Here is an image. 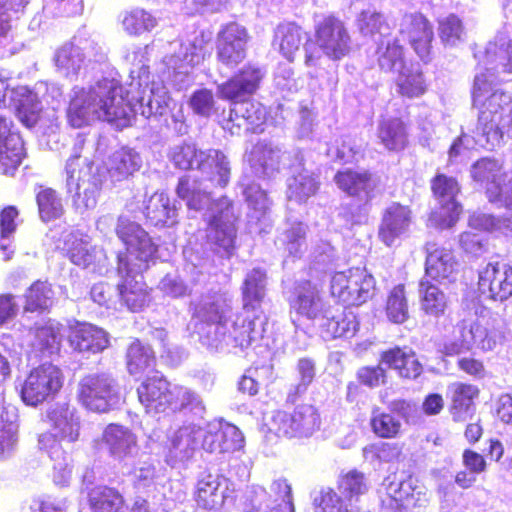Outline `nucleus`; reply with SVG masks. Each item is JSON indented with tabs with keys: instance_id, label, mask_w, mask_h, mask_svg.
I'll list each match as a JSON object with an SVG mask.
<instances>
[{
	"instance_id": "nucleus-27",
	"label": "nucleus",
	"mask_w": 512,
	"mask_h": 512,
	"mask_svg": "<svg viewBox=\"0 0 512 512\" xmlns=\"http://www.w3.org/2000/svg\"><path fill=\"white\" fill-rule=\"evenodd\" d=\"M380 362L406 379H416L423 371L415 351L408 347L394 346L382 351Z\"/></svg>"
},
{
	"instance_id": "nucleus-15",
	"label": "nucleus",
	"mask_w": 512,
	"mask_h": 512,
	"mask_svg": "<svg viewBox=\"0 0 512 512\" xmlns=\"http://www.w3.org/2000/svg\"><path fill=\"white\" fill-rule=\"evenodd\" d=\"M412 223L411 207L400 202H392L382 212L378 238L387 247H397L408 235Z\"/></svg>"
},
{
	"instance_id": "nucleus-58",
	"label": "nucleus",
	"mask_w": 512,
	"mask_h": 512,
	"mask_svg": "<svg viewBox=\"0 0 512 512\" xmlns=\"http://www.w3.org/2000/svg\"><path fill=\"white\" fill-rule=\"evenodd\" d=\"M249 159L253 166H258L264 170L277 162L275 159V149L264 142H257L251 148Z\"/></svg>"
},
{
	"instance_id": "nucleus-55",
	"label": "nucleus",
	"mask_w": 512,
	"mask_h": 512,
	"mask_svg": "<svg viewBox=\"0 0 512 512\" xmlns=\"http://www.w3.org/2000/svg\"><path fill=\"white\" fill-rule=\"evenodd\" d=\"M358 322H324L321 325V337L325 341L337 338H350L357 330Z\"/></svg>"
},
{
	"instance_id": "nucleus-22",
	"label": "nucleus",
	"mask_w": 512,
	"mask_h": 512,
	"mask_svg": "<svg viewBox=\"0 0 512 512\" xmlns=\"http://www.w3.org/2000/svg\"><path fill=\"white\" fill-rule=\"evenodd\" d=\"M25 158L22 138L11 131V123L6 118L0 117V174L14 176Z\"/></svg>"
},
{
	"instance_id": "nucleus-5",
	"label": "nucleus",
	"mask_w": 512,
	"mask_h": 512,
	"mask_svg": "<svg viewBox=\"0 0 512 512\" xmlns=\"http://www.w3.org/2000/svg\"><path fill=\"white\" fill-rule=\"evenodd\" d=\"M376 288L374 277L358 267L335 272L330 292L344 308L360 306L372 299Z\"/></svg>"
},
{
	"instance_id": "nucleus-19",
	"label": "nucleus",
	"mask_w": 512,
	"mask_h": 512,
	"mask_svg": "<svg viewBox=\"0 0 512 512\" xmlns=\"http://www.w3.org/2000/svg\"><path fill=\"white\" fill-rule=\"evenodd\" d=\"M334 182L347 196L361 200L365 205L370 204L375 197L376 181L369 170L346 168L334 175Z\"/></svg>"
},
{
	"instance_id": "nucleus-37",
	"label": "nucleus",
	"mask_w": 512,
	"mask_h": 512,
	"mask_svg": "<svg viewBox=\"0 0 512 512\" xmlns=\"http://www.w3.org/2000/svg\"><path fill=\"white\" fill-rule=\"evenodd\" d=\"M397 94L404 99H417L426 94L428 83L421 70L408 69L400 72L395 80Z\"/></svg>"
},
{
	"instance_id": "nucleus-6",
	"label": "nucleus",
	"mask_w": 512,
	"mask_h": 512,
	"mask_svg": "<svg viewBox=\"0 0 512 512\" xmlns=\"http://www.w3.org/2000/svg\"><path fill=\"white\" fill-rule=\"evenodd\" d=\"M137 398L148 414L165 413L168 410H180L186 405L185 397L175 392L171 383L158 370L147 375L138 385Z\"/></svg>"
},
{
	"instance_id": "nucleus-48",
	"label": "nucleus",
	"mask_w": 512,
	"mask_h": 512,
	"mask_svg": "<svg viewBox=\"0 0 512 512\" xmlns=\"http://www.w3.org/2000/svg\"><path fill=\"white\" fill-rule=\"evenodd\" d=\"M64 245L66 256L73 264L87 267L91 263L92 254L88 248V242L77 235L71 234L65 240Z\"/></svg>"
},
{
	"instance_id": "nucleus-23",
	"label": "nucleus",
	"mask_w": 512,
	"mask_h": 512,
	"mask_svg": "<svg viewBox=\"0 0 512 512\" xmlns=\"http://www.w3.org/2000/svg\"><path fill=\"white\" fill-rule=\"evenodd\" d=\"M480 396L477 385L467 382H453L448 386L447 398L449 400L448 412L456 423L464 422L471 417L475 410V401Z\"/></svg>"
},
{
	"instance_id": "nucleus-32",
	"label": "nucleus",
	"mask_w": 512,
	"mask_h": 512,
	"mask_svg": "<svg viewBox=\"0 0 512 512\" xmlns=\"http://www.w3.org/2000/svg\"><path fill=\"white\" fill-rule=\"evenodd\" d=\"M88 504L91 512H122L126 508L122 493L108 485L93 487L88 493Z\"/></svg>"
},
{
	"instance_id": "nucleus-7",
	"label": "nucleus",
	"mask_w": 512,
	"mask_h": 512,
	"mask_svg": "<svg viewBox=\"0 0 512 512\" xmlns=\"http://www.w3.org/2000/svg\"><path fill=\"white\" fill-rule=\"evenodd\" d=\"M64 379L59 366L50 362L42 363L27 374L20 391L21 399L31 406L52 400L61 391Z\"/></svg>"
},
{
	"instance_id": "nucleus-31",
	"label": "nucleus",
	"mask_w": 512,
	"mask_h": 512,
	"mask_svg": "<svg viewBox=\"0 0 512 512\" xmlns=\"http://www.w3.org/2000/svg\"><path fill=\"white\" fill-rule=\"evenodd\" d=\"M380 144L389 152H400L409 144L405 122L399 117L381 120L377 128Z\"/></svg>"
},
{
	"instance_id": "nucleus-28",
	"label": "nucleus",
	"mask_w": 512,
	"mask_h": 512,
	"mask_svg": "<svg viewBox=\"0 0 512 512\" xmlns=\"http://www.w3.org/2000/svg\"><path fill=\"white\" fill-rule=\"evenodd\" d=\"M102 441L109 454L119 461L132 455L137 447V436L127 427L110 423L102 433Z\"/></svg>"
},
{
	"instance_id": "nucleus-59",
	"label": "nucleus",
	"mask_w": 512,
	"mask_h": 512,
	"mask_svg": "<svg viewBox=\"0 0 512 512\" xmlns=\"http://www.w3.org/2000/svg\"><path fill=\"white\" fill-rule=\"evenodd\" d=\"M209 165L215 169V176L211 180H216L220 187L227 186L230 179V167L227 157L221 151H214L213 155H208Z\"/></svg>"
},
{
	"instance_id": "nucleus-52",
	"label": "nucleus",
	"mask_w": 512,
	"mask_h": 512,
	"mask_svg": "<svg viewBox=\"0 0 512 512\" xmlns=\"http://www.w3.org/2000/svg\"><path fill=\"white\" fill-rule=\"evenodd\" d=\"M462 30V22L454 14L448 15L438 22L439 37L444 44H455L460 39Z\"/></svg>"
},
{
	"instance_id": "nucleus-54",
	"label": "nucleus",
	"mask_w": 512,
	"mask_h": 512,
	"mask_svg": "<svg viewBox=\"0 0 512 512\" xmlns=\"http://www.w3.org/2000/svg\"><path fill=\"white\" fill-rule=\"evenodd\" d=\"M503 93L493 92L491 96L485 101L480 110L479 119L487 122L499 123L503 119Z\"/></svg>"
},
{
	"instance_id": "nucleus-10",
	"label": "nucleus",
	"mask_w": 512,
	"mask_h": 512,
	"mask_svg": "<svg viewBox=\"0 0 512 512\" xmlns=\"http://www.w3.org/2000/svg\"><path fill=\"white\" fill-rule=\"evenodd\" d=\"M118 398V384L105 373L83 376L78 383L77 399L88 410L107 412Z\"/></svg>"
},
{
	"instance_id": "nucleus-29",
	"label": "nucleus",
	"mask_w": 512,
	"mask_h": 512,
	"mask_svg": "<svg viewBox=\"0 0 512 512\" xmlns=\"http://www.w3.org/2000/svg\"><path fill=\"white\" fill-rule=\"evenodd\" d=\"M290 308L297 316L307 319L325 318V307L316 286L310 281L299 285L296 296L290 301Z\"/></svg>"
},
{
	"instance_id": "nucleus-62",
	"label": "nucleus",
	"mask_w": 512,
	"mask_h": 512,
	"mask_svg": "<svg viewBox=\"0 0 512 512\" xmlns=\"http://www.w3.org/2000/svg\"><path fill=\"white\" fill-rule=\"evenodd\" d=\"M19 211L16 206L8 205L0 211V238L5 239L13 235L17 229L16 219Z\"/></svg>"
},
{
	"instance_id": "nucleus-20",
	"label": "nucleus",
	"mask_w": 512,
	"mask_h": 512,
	"mask_svg": "<svg viewBox=\"0 0 512 512\" xmlns=\"http://www.w3.org/2000/svg\"><path fill=\"white\" fill-rule=\"evenodd\" d=\"M428 503L427 492L413 476L402 480L393 493L388 495V502L382 501V506L393 512H415V509L425 507Z\"/></svg>"
},
{
	"instance_id": "nucleus-25",
	"label": "nucleus",
	"mask_w": 512,
	"mask_h": 512,
	"mask_svg": "<svg viewBox=\"0 0 512 512\" xmlns=\"http://www.w3.org/2000/svg\"><path fill=\"white\" fill-rule=\"evenodd\" d=\"M69 342L79 352L98 353L108 347L107 333L90 322H75L70 328Z\"/></svg>"
},
{
	"instance_id": "nucleus-42",
	"label": "nucleus",
	"mask_w": 512,
	"mask_h": 512,
	"mask_svg": "<svg viewBox=\"0 0 512 512\" xmlns=\"http://www.w3.org/2000/svg\"><path fill=\"white\" fill-rule=\"evenodd\" d=\"M219 482L212 475H207L197 482L195 501L198 507L206 510L214 509L221 503Z\"/></svg>"
},
{
	"instance_id": "nucleus-11",
	"label": "nucleus",
	"mask_w": 512,
	"mask_h": 512,
	"mask_svg": "<svg viewBox=\"0 0 512 512\" xmlns=\"http://www.w3.org/2000/svg\"><path fill=\"white\" fill-rule=\"evenodd\" d=\"M273 45L277 46L279 53L288 62H293L304 46V63L306 66H314L320 59L318 54L312 47L311 38L301 25L294 21L282 22L277 25L274 30Z\"/></svg>"
},
{
	"instance_id": "nucleus-56",
	"label": "nucleus",
	"mask_w": 512,
	"mask_h": 512,
	"mask_svg": "<svg viewBox=\"0 0 512 512\" xmlns=\"http://www.w3.org/2000/svg\"><path fill=\"white\" fill-rule=\"evenodd\" d=\"M193 318L199 320H222V310L217 301L199 300L191 302L190 307Z\"/></svg>"
},
{
	"instance_id": "nucleus-60",
	"label": "nucleus",
	"mask_w": 512,
	"mask_h": 512,
	"mask_svg": "<svg viewBox=\"0 0 512 512\" xmlns=\"http://www.w3.org/2000/svg\"><path fill=\"white\" fill-rule=\"evenodd\" d=\"M189 105L195 113L208 116L214 107L212 91L207 88L194 91L190 97Z\"/></svg>"
},
{
	"instance_id": "nucleus-44",
	"label": "nucleus",
	"mask_w": 512,
	"mask_h": 512,
	"mask_svg": "<svg viewBox=\"0 0 512 512\" xmlns=\"http://www.w3.org/2000/svg\"><path fill=\"white\" fill-rule=\"evenodd\" d=\"M385 313L389 320H407L409 305L403 283L395 285L387 294Z\"/></svg>"
},
{
	"instance_id": "nucleus-61",
	"label": "nucleus",
	"mask_w": 512,
	"mask_h": 512,
	"mask_svg": "<svg viewBox=\"0 0 512 512\" xmlns=\"http://www.w3.org/2000/svg\"><path fill=\"white\" fill-rule=\"evenodd\" d=\"M293 417V412L285 411H279L274 416L273 423L276 425V432L279 436L291 438L301 435Z\"/></svg>"
},
{
	"instance_id": "nucleus-51",
	"label": "nucleus",
	"mask_w": 512,
	"mask_h": 512,
	"mask_svg": "<svg viewBox=\"0 0 512 512\" xmlns=\"http://www.w3.org/2000/svg\"><path fill=\"white\" fill-rule=\"evenodd\" d=\"M202 156L203 152L198 151L194 145L184 143L174 149L171 160L176 167L182 170L192 169L194 165L201 169Z\"/></svg>"
},
{
	"instance_id": "nucleus-30",
	"label": "nucleus",
	"mask_w": 512,
	"mask_h": 512,
	"mask_svg": "<svg viewBox=\"0 0 512 512\" xmlns=\"http://www.w3.org/2000/svg\"><path fill=\"white\" fill-rule=\"evenodd\" d=\"M37 214L41 222L47 224L60 220L65 215L64 200L55 188L36 184L34 188Z\"/></svg>"
},
{
	"instance_id": "nucleus-46",
	"label": "nucleus",
	"mask_w": 512,
	"mask_h": 512,
	"mask_svg": "<svg viewBox=\"0 0 512 512\" xmlns=\"http://www.w3.org/2000/svg\"><path fill=\"white\" fill-rule=\"evenodd\" d=\"M338 488L347 500L358 499L368 490L364 473L352 469L340 476Z\"/></svg>"
},
{
	"instance_id": "nucleus-36",
	"label": "nucleus",
	"mask_w": 512,
	"mask_h": 512,
	"mask_svg": "<svg viewBox=\"0 0 512 512\" xmlns=\"http://www.w3.org/2000/svg\"><path fill=\"white\" fill-rule=\"evenodd\" d=\"M177 196L185 201L189 210L201 211L207 209L212 213V204L215 199L211 198L209 192L197 187V181L191 180L188 176L179 179L176 187Z\"/></svg>"
},
{
	"instance_id": "nucleus-9",
	"label": "nucleus",
	"mask_w": 512,
	"mask_h": 512,
	"mask_svg": "<svg viewBox=\"0 0 512 512\" xmlns=\"http://www.w3.org/2000/svg\"><path fill=\"white\" fill-rule=\"evenodd\" d=\"M430 188L433 197L440 205L439 211L431 214V220L440 229L453 227L462 213V206L456 200L460 192L457 179L438 173L430 180Z\"/></svg>"
},
{
	"instance_id": "nucleus-3",
	"label": "nucleus",
	"mask_w": 512,
	"mask_h": 512,
	"mask_svg": "<svg viewBox=\"0 0 512 512\" xmlns=\"http://www.w3.org/2000/svg\"><path fill=\"white\" fill-rule=\"evenodd\" d=\"M263 78L262 69L248 63L217 87L218 97L232 104L228 117L222 121V128L230 135L262 131L266 122L265 107L247 97L257 92Z\"/></svg>"
},
{
	"instance_id": "nucleus-1",
	"label": "nucleus",
	"mask_w": 512,
	"mask_h": 512,
	"mask_svg": "<svg viewBox=\"0 0 512 512\" xmlns=\"http://www.w3.org/2000/svg\"><path fill=\"white\" fill-rule=\"evenodd\" d=\"M115 233L125 246V251L116 256L115 290L123 306L131 312H141L152 300L143 273L157 258L158 245L141 224L126 216L118 217Z\"/></svg>"
},
{
	"instance_id": "nucleus-8",
	"label": "nucleus",
	"mask_w": 512,
	"mask_h": 512,
	"mask_svg": "<svg viewBox=\"0 0 512 512\" xmlns=\"http://www.w3.org/2000/svg\"><path fill=\"white\" fill-rule=\"evenodd\" d=\"M311 44L332 61H339L351 52L349 31L344 21L334 14L325 15L315 23Z\"/></svg>"
},
{
	"instance_id": "nucleus-21",
	"label": "nucleus",
	"mask_w": 512,
	"mask_h": 512,
	"mask_svg": "<svg viewBox=\"0 0 512 512\" xmlns=\"http://www.w3.org/2000/svg\"><path fill=\"white\" fill-rule=\"evenodd\" d=\"M460 338L447 341L443 344L442 354L448 357L457 356L471 350L476 344L484 351L492 350L496 346V338L481 325L473 322L468 327L458 326Z\"/></svg>"
},
{
	"instance_id": "nucleus-13",
	"label": "nucleus",
	"mask_w": 512,
	"mask_h": 512,
	"mask_svg": "<svg viewBox=\"0 0 512 512\" xmlns=\"http://www.w3.org/2000/svg\"><path fill=\"white\" fill-rule=\"evenodd\" d=\"M413 411V405L406 399H394L389 404V412L374 407L369 419V427L378 439H397L403 434L400 418L408 421Z\"/></svg>"
},
{
	"instance_id": "nucleus-53",
	"label": "nucleus",
	"mask_w": 512,
	"mask_h": 512,
	"mask_svg": "<svg viewBox=\"0 0 512 512\" xmlns=\"http://www.w3.org/2000/svg\"><path fill=\"white\" fill-rule=\"evenodd\" d=\"M316 512H343V498L332 488L322 489L314 499Z\"/></svg>"
},
{
	"instance_id": "nucleus-2",
	"label": "nucleus",
	"mask_w": 512,
	"mask_h": 512,
	"mask_svg": "<svg viewBox=\"0 0 512 512\" xmlns=\"http://www.w3.org/2000/svg\"><path fill=\"white\" fill-rule=\"evenodd\" d=\"M131 85L112 76H103L88 86H74L66 110L67 122L83 128L104 121L121 130L136 119Z\"/></svg>"
},
{
	"instance_id": "nucleus-14",
	"label": "nucleus",
	"mask_w": 512,
	"mask_h": 512,
	"mask_svg": "<svg viewBox=\"0 0 512 512\" xmlns=\"http://www.w3.org/2000/svg\"><path fill=\"white\" fill-rule=\"evenodd\" d=\"M250 40L248 30L236 23L224 25L216 38V59L225 67L234 68L247 56V44Z\"/></svg>"
},
{
	"instance_id": "nucleus-4",
	"label": "nucleus",
	"mask_w": 512,
	"mask_h": 512,
	"mask_svg": "<svg viewBox=\"0 0 512 512\" xmlns=\"http://www.w3.org/2000/svg\"><path fill=\"white\" fill-rule=\"evenodd\" d=\"M211 204L212 214L206 219L205 241L215 253L230 256L237 235L233 201L223 195Z\"/></svg>"
},
{
	"instance_id": "nucleus-43",
	"label": "nucleus",
	"mask_w": 512,
	"mask_h": 512,
	"mask_svg": "<svg viewBox=\"0 0 512 512\" xmlns=\"http://www.w3.org/2000/svg\"><path fill=\"white\" fill-rule=\"evenodd\" d=\"M16 115L27 127H33L41 118L42 108L37 95L27 91L20 95L15 104Z\"/></svg>"
},
{
	"instance_id": "nucleus-47",
	"label": "nucleus",
	"mask_w": 512,
	"mask_h": 512,
	"mask_svg": "<svg viewBox=\"0 0 512 512\" xmlns=\"http://www.w3.org/2000/svg\"><path fill=\"white\" fill-rule=\"evenodd\" d=\"M52 428L62 442L72 443L79 438V423L67 412H54L51 416Z\"/></svg>"
},
{
	"instance_id": "nucleus-12",
	"label": "nucleus",
	"mask_w": 512,
	"mask_h": 512,
	"mask_svg": "<svg viewBox=\"0 0 512 512\" xmlns=\"http://www.w3.org/2000/svg\"><path fill=\"white\" fill-rule=\"evenodd\" d=\"M399 34L424 63L432 59L434 27L426 15L419 11L405 13L401 18Z\"/></svg>"
},
{
	"instance_id": "nucleus-38",
	"label": "nucleus",
	"mask_w": 512,
	"mask_h": 512,
	"mask_svg": "<svg viewBox=\"0 0 512 512\" xmlns=\"http://www.w3.org/2000/svg\"><path fill=\"white\" fill-rule=\"evenodd\" d=\"M376 60L383 72L398 71L405 65V52L398 39L381 41L376 48Z\"/></svg>"
},
{
	"instance_id": "nucleus-41",
	"label": "nucleus",
	"mask_w": 512,
	"mask_h": 512,
	"mask_svg": "<svg viewBox=\"0 0 512 512\" xmlns=\"http://www.w3.org/2000/svg\"><path fill=\"white\" fill-rule=\"evenodd\" d=\"M138 168L135 155L130 150L122 148L115 151L109 158L108 172L118 181L128 178Z\"/></svg>"
},
{
	"instance_id": "nucleus-57",
	"label": "nucleus",
	"mask_w": 512,
	"mask_h": 512,
	"mask_svg": "<svg viewBox=\"0 0 512 512\" xmlns=\"http://www.w3.org/2000/svg\"><path fill=\"white\" fill-rule=\"evenodd\" d=\"M356 377L360 385L376 388L386 383L387 372L380 365L363 366L357 371Z\"/></svg>"
},
{
	"instance_id": "nucleus-64",
	"label": "nucleus",
	"mask_w": 512,
	"mask_h": 512,
	"mask_svg": "<svg viewBox=\"0 0 512 512\" xmlns=\"http://www.w3.org/2000/svg\"><path fill=\"white\" fill-rule=\"evenodd\" d=\"M462 462L466 469L473 474H481L487 469L485 457L472 449H465L463 451Z\"/></svg>"
},
{
	"instance_id": "nucleus-33",
	"label": "nucleus",
	"mask_w": 512,
	"mask_h": 512,
	"mask_svg": "<svg viewBox=\"0 0 512 512\" xmlns=\"http://www.w3.org/2000/svg\"><path fill=\"white\" fill-rule=\"evenodd\" d=\"M266 271L260 267L247 273L242 285L243 309L254 312L260 309L264 297Z\"/></svg>"
},
{
	"instance_id": "nucleus-26",
	"label": "nucleus",
	"mask_w": 512,
	"mask_h": 512,
	"mask_svg": "<svg viewBox=\"0 0 512 512\" xmlns=\"http://www.w3.org/2000/svg\"><path fill=\"white\" fill-rule=\"evenodd\" d=\"M425 258V275L431 280L442 283L456 271L458 262L451 248L428 244Z\"/></svg>"
},
{
	"instance_id": "nucleus-24",
	"label": "nucleus",
	"mask_w": 512,
	"mask_h": 512,
	"mask_svg": "<svg viewBox=\"0 0 512 512\" xmlns=\"http://www.w3.org/2000/svg\"><path fill=\"white\" fill-rule=\"evenodd\" d=\"M143 215L146 223L156 228L171 227L178 223L177 208L164 192H154L148 198Z\"/></svg>"
},
{
	"instance_id": "nucleus-40",
	"label": "nucleus",
	"mask_w": 512,
	"mask_h": 512,
	"mask_svg": "<svg viewBox=\"0 0 512 512\" xmlns=\"http://www.w3.org/2000/svg\"><path fill=\"white\" fill-rule=\"evenodd\" d=\"M319 189L317 178L306 171L295 174L288 184V199L297 203H304L314 196Z\"/></svg>"
},
{
	"instance_id": "nucleus-16",
	"label": "nucleus",
	"mask_w": 512,
	"mask_h": 512,
	"mask_svg": "<svg viewBox=\"0 0 512 512\" xmlns=\"http://www.w3.org/2000/svg\"><path fill=\"white\" fill-rule=\"evenodd\" d=\"M500 172L497 160L481 158L473 164L471 174L475 181L486 183V196L491 203L512 208V181L500 185Z\"/></svg>"
},
{
	"instance_id": "nucleus-39",
	"label": "nucleus",
	"mask_w": 512,
	"mask_h": 512,
	"mask_svg": "<svg viewBox=\"0 0 512 512\" xmlns=\"http://www.w3.org/2000/svg\"><path fill=\"white\" fill-rule=\"evenodd\" d=\"M419 291L422 310L429 316L441 317L447 309L443 291L427 279L420 280Z\"/></svg>"
},
{
	"instance_id": "nucleus-49",
	"label": "nucleus",
	"mask_w": 512,
	"mask_h": 512,
	"mask_svg": "<svg viewBox=\"0 0 512 512\" xmlns=\"http://www.w3.org/2000/svg\"><path fill=\"white\" fill-rule=\"evenodd\" d=\"M356 24L360 33L365 36H373L389 29L384 15L371 10L361 11L357 17Z\"/></svg>"
},
{
	"instance_id": "nucleus-63",
	"label": "nucleus",
	"mask_w": 512,
	"mask_h": 512,
	"mask_svg": "<svg viewBox=\"0 0 512 512\" xmlns=\"http://www.w3.org/2000/svg\"><path fill=\"white\" fill-rule=\"evenodd\" d=\"M231 337L235 346L248 347L254 339V322H234Z\"/></svg>"
},
{
	"instance_id": "nucleus-34",
	"label": "nucleus",
	"mask_w": 512,
	"mask_h": 512,
	"mask_svg": "<svg viewBox=\"0 0 512 512\" xmlns=\"http://www.w3.org/2000/svg\"><path fill=\"white\" fill-rule=\"evenodd\" d=\"M54 291L52 284L47 280H36L26 290L24 294L25 312L47 313L53 305Z\"/></svg>"
},
{
	"instance_id": "nucleus-18",
	"label": "nucleus",
	"mask_w": 512,
	"mask_h": 512,
	"mask_svg": "<svg viewBox=\"0 0 512 512\" xmlns=\"http://www.w3.org/2000/svg\"><path fill=\"white\" fill-rule=\"evenodd\" d=\"M245 440L240 429L225 421L208 425L201 447L211 454H232L244 448Z\"/></svg>"
},
{
	"instance_id": "nucleus-17",
	"label": "nucleus",
	"mask_w": 512,
	"mask_h": 512,
	"mask_svg": "<svg viewBox=\"0 0 512 512\" xmlns=\"http://www.w3.org/2000/svg\"><path fill=\"white\" fill-rule=\"evenodd\" d=\"M478 286L493 300L512 297V263L505 259L488 262L479 272Z\"/></svg>"
},
{
	"instance_id": "nucleus-35",
	"label": "nucleus",
	"mask_w": 512,
	"mask_h": 512,
	"mask_svg": "<svg viewBox=\"0 0 512 512\" xmlns=\"http://www.w3.org/2000/svg\"><path fill=\"white\" fill-rule=\"evenodd\" d=\"M156 366V357L150 347H145L140 340L135 339L130 343L126 352L127 371L132 376H141L153 370Z\"/></svg>"
},
{
	"instance_id": "nucleus-45",
	"label": "nucleus",
	"mask_w": 512,
	"mask_h": 512,
	"mask_svg": "<svg viewBox=\"0 0 512 512\" xmlns=\"http://www.w3.org/2000/svg\"><path fill=\"white\" fill-rule=\"evenodd\" d=\"M122 24L128 34L138 36L155 28L157 20L146 10L135 8L124 16Z\"/></svg>"
},
{
	"instance_id": "nucleus-50",
	"label": "nucleus",
	"mask_w": 512,
	"mask_h": 512,
	"mask_svg": "<svg viewBox=\"0 0 512 512\" xmlns=\"http://www.w3.org/2000/svg\"><path fill=\"white\" fill-rule=\"evenodd\" d=\"M293 414V418L301 435H309L320 426L319 413L311 404L297 406Z\"/></svg>"
}]
</instances>
